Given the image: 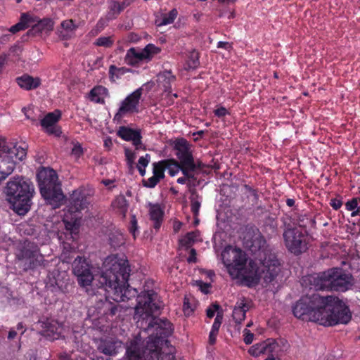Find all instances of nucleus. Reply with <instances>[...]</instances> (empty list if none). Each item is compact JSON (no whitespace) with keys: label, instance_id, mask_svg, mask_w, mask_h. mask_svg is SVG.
<instances>
[{"label":"nucleus","instance_id":"1","mask_svg":"<svg viewBox=\"0 0 360 360\" xmlns=\"http://www.w3.org/2000/svg\"><path fill=\"white\" fill-rule=\"evenodd\" d=\"M250 251L255 258L247 264L244 252L229 247L221 253L223 263L231 274L233 271L240 275L242 281L249 288L258 285L262 278L266 283H271L280 271V262L263 236L252 240Z\"/></svg>","mask_w":360,"mask_h":360},{"label":"nucleus","instance_id":"2","mask_svg":"<svg viewBox=\"0 0 360 360\" xmlns=\"http://www.w3.org/2000/svg\"><path fill=\"white\" fill-rule=\"evenodd\" d=\"M157 312H150L146 310L138 314L136 328L148 334L144 354L145 360H175V356L170 349L169 352H162L161 346L165 342L169 343L167 338L173 333L172 323L167 319H162L155 316Z\"/></svg>","mask_w":360,"mask_h":360},{"label":"nucleus","instance_id":"3","mask_svg":"<svg viewBox=\"0 0 360 360\" xmlns=\"http://www.w3.org/2000/svg\"><path fill=\"white\" fill-rule=\"evenodd\" d=\"M105 271L100 283L105 290V299L116 302H125L132 297L129 288V266L124 255H111L103 262Z\"/></svg>","mask_w":360,"mask_h":360},{"label":"nucleus","instance_id":"4","mask_svg":"<svg viewBox=\"0 0 360 360\" xmlns=\"http://www.w3.org/2000/svg\"><path fill=\"white\" fill-rule=\"evenodd\" d=\"M304 281L316 290L345 292L352 285V276L342 268L333 267L308 275Z\"/></svg>","mask_w":360,"mask_h":360},{"label":"nucleus","instance_id":"5","mask_svg":"<svg viewBox=\"0 0 360 360\" xmlns=\"http://www.w3.org/2000/svg\"><path fill=\"white\" fill-rule=\"evenodd\" d=\"M32 183L23 177L11 179L6 187V194L13 210L19 215H25L30 209L33 196Z\"/></svg>","mask_w":360,"mask_h":360},{"label":"nucleus","instance_id":"6","mask_svg":"<svg viewBox=\"0 0 360 360\" xmlns=\"http://www.w3.org/2000/svg\"><path fill=\"white\" fill-rule=\"evenodd\" d=\"M40 193L46 203L53 209L60 207L65 200L61 184L56 172L50 168H43L37 175Z\"/></svg>","mask_w":360,"mask_h":360},{"label":"nucleus","instance_id":"7","mask_svg":"<svg viewBox=\"0 0 360 360\" xmlns=\"http://www.w3.org/2000/svg\"><path fill=\"white\" fill-rule=\"evenodd\" d=\"M323 300L324 306H322L319 324L335 326L350 321V311L343 301L332 295L323 296Z\"/></svg>","mask_w":360,"mask_h":360},{"label":"nucleus","instance_id":"8","mask_svg":"<svg viewBox=\"0 0 360 360\" xmlns=\"http://www.w3.org/2000/svg\"><path fill=\"white\" fill-rule=\"evenodd\" d=\"M323 296L318 293L302 296L292 307L294 316L302 321L319 323L322 306H324Z\"/></svg>","mask_w":360,"mask_h":360},{"label":"nucleus","instance_id":"9","mask_svg":"<svg viewBox=\"0 0 360 360\" xmlns=\"http://www.w3.org/2000/svg\"><path fill=\"white\" fill-rule=\"evenodd\" d=\"M284 245L289 252L299 256L309 249V238L306 231L288 224L283 233Z\"/></svg>","mask_w":360,"mask_h":360},{"label":"nucleus","instance_id":"10","mask_svg":"<svg viewBox=\"0 0 360 360\" xmlns=\"http://www.w3.org/2000/svg\"><path fill=\"white\" fill-rule=\"evenodd\" d=\"M154 282L151 279L145 281L143 290L136 297V315L141 311L157 312L161 309V302L158 293L153 290Z\"/></svg>","mask_w":360,"mask_h":360},{"label":"nucleus","instance_id":"11","mask_svg":"<svg viewBox=\"0 0 360 360\" xmlns=\"http://www.w3.org/2000/svg\"><path fill=\"white\" fill-rule=\"evenodd\" d=\"M173 149L175 151L178 161L184 166H187L189 169H194L195 170L200 168V164L197 165L195 162L191 150V145L186 139L184 138L176 139L174 141Z\"/></svg>","mask_w":360,"mask_h":360},{"label":"nucleus","instance_id":"12","mask_svg":"<svg viewBox=\"0 0 360 360\" xmlns=\"http://www.w3.org/2000/svg\"><path fill=\"white\" fill-rule=\"evenodd\" d=\"M19 259L25 261V269H34L39 266H45L46 261L39 252L37 245L33 244L23 247L18 255Z\"/></svg>","mask_w":360,"mask_h":360},{"label":"nucleus","instance_id":"13","mask_svg":"<svg viewBox=\"0 0 360 360\" xmlns=\"http://www.w3.org/2000/svg\"><path fill=\"white\" fill-rule=\"evenodd\" d=\"M72 272L77 278V282L82 287L91 284L94 276L91 265L84 257L77 256L72 262Z\"/></svg>","mask_w":360,"mask_h":360},{"label":"nucleus","instance_id":"14","mask_svg":"<svg viewBox=\"0 0 360 360\" xmlns=\"http://www.w3.org/2000/svg\"><path fill=\"white\" fill-rule=\"evenodd\" d=\"M88 203L86 191L84 188H78L70 196L65 214H70L71 219H77L78 214L86 207Z\"/></svg>","mask_w":360,"mask_h":360},{"label":"nucleus","instance_id":"15","mask_svg":"<svg viewBox=\"0 0 360 360\" xmlns=\"http://www.w3.org/2000/svg\"><path fill=\"white\" fill-rule=\"evenodd\" d=\"M38 325L41 328V334L50 340H55L60 338L63 331V325L57 321L51 319L40 320Z\"/></svg>","mask_w":360,"mask_h":360},{"label":"nucleus","instance_id":"16","mask_svg":"<svg viewBox=\"0 0 360 360\" xmlns=\"http://www.w3.org/2000/svg\"><path fill=\"white\" fill-rule=\"evenodd\" d=\"M135 111V91L127 96L120 104L117 112L112 119L113 122L122 124L124 117H128Z\"/></svg>","mask_w":360,"mask_h":360},{"label":"nucleus","instance_id":"17","mask_svg":"<svg viewBox=\"0 0 360 360\" xmlns=\"http://www.w3.org/2000/svg\"><path fill=\"white\" fill-rule=\"evenodd\" d=\"M98 350L108 356H115L123 348L122 341L115 338L106 337L101 338L98 342Z\"/></svg>","mask_w":360,"mask_h":360},{"label":"nucleus","instance_id":"18","mask_svg":"<svg viewBox=\"0 0 360 360\" xmlns=\"http://www.w3.org/2000/svg\"><path fill=\"white\" fill-rule=\"evenodd\" d=\"M278 347L277 342L268 339L264 342L255 344L249 349V354L253 356H259L260 354H266L276 352Z\"/></svg>","mask_w":360,"mask_h":360},{"label":"nucleus","instance_id":"19","mask_svg":"<svg viewBox=\"0 0 360 360\" xmlns=\"http://www.w3.org/2000/svg\"><path fill=\"white\" fill-rule=\"evenodd\" d=\"M165 162L166 169L168 170L171 176H174L181 171L184 176L193 178V172L195 171L194 169H189L187 166H184L180 162L174 158L165 159Z\"/></svg>","mask_w":360,"mask_h":360},{"label":"nucleus","instance_id":"20","mask_svg":"<svg viewBox=\"0 0 360 360\" xmlns=\"http://www.w3.org/2000/svg\"><path fill=\"white\" fill-rule=\"evenodd\" d=\"M77 27L78 26L73 20H65L57 28L56 34L60 40H68L75 34Z\"/></svg>","mask_w":360,"mask_h":360},{"label":"nucleus","instance_id":"21","mask_svg":"<svg viewBox=\"0 0 360 360\" xmlns=\"http://www.w3.org/2000/svg\"><path fill=\"white\" fill-rule=\"evenodd\" d=\"M108 89L102 85L94 86L87 95V98L94 103L104 105L105 98L109 97Z\"/></svg>","mask_w":360,"mask_h":360},{"label":"nucleus","instance_id":"22","mask_svg":"<svg viewBox=\"0 0 360 360\" xmlns=\"http://www.w3.org/2000/svg\"><path fill=\"white\" fill-rule=\"evenodd\" d=\"M15 82L21 89L26 91L36 89L41 84V80L39 77H34L28 74L18 77Z\"/></svg>","mask_w":360,"mask_h":360},{"label":"nucleus","instance_id":"23","mask_svg":"<svg viewBox=\"0 0 360 360\" xmlns=\"http://www.w3.org/2000/svg\"><path fill=\"white\" fill-rule=\"evenodd\" d=\"M161 49L153 44H148L140 51H136V66L143 60L150 61Z\"/></svg>","mask_w":360,"mask_h":360},{"label":"nucleus","instance_id":"24","mask_svg":"<svg viewBox=\"0 0 360 360\" xmlns=\"http://www.w3.org/2000/svg\"><path fill=\"white\" fill-rule=\"evenodd\" d=\"M150 219L153 221V228L158 231L161 227L165 214L164 210L158 204H149Z\"/></svg>","mask_w":360,"mask_h":360},{"label":"nucleus","instance_id":"25","mask_svg":"<svg viewBox=\"0 0 360 360\" xmlns=\"http://www.w3.org/2000/svg\"><path fill=\"white\" fill-rule=\"evenodd\" d=\"M250 306L245 300L238 301L233 310L232 317L234 321L240 324L245 319L246 312L249 310Z\"/></svg>","mask_w":360,"mask_h":360},{"label":"nucleus","instance_id":"26","mask_svg":"<svg viewBox=\"0 0 360 360\" xmlns=\"http://www.w3.org/2000/svg\"><path fill=\"white\" fill-rule=\"evenodd\" d=\"M160 84L164 88L165 92L170 93L172 91V84L176 80V76L172 71L165 70L158 76Z\"/></svg>","mask_w":360,"mask_h":360},{"label":"nucleus","instance_id":"27","mask_svg":"<svg viewBox=\"0 0 360 360\" xmlns=\"http://www.w3.org/2000/svg\"><path fill=\"white\" fill-rule=\"evenodd\" d=\"M54 22L52 19L45 18L37 22L36 24L32 25L30 31L34 34L42 33L43 32H49L53 30Z\"/></svg>","mask_w":360,"mask_h":360},{"label":"nucleus","instance_id":"28","mask_svg":"<svg viewBox=\"0 0 360 360\" xmlns=\"http://www.w3.org/2000/svg\"><path fill=\"white\" fill-rule=\"evenodd\" d=\"M61 117V112L56 110L53 112L46 114L40 121V124L43 129L56 125Z\"/></svg>","mask_w":360,"mask_h":360},{"label":"nucleus","instance_id":"29","mask_svg":"<svg viewBox=\"0 0 360 360\" xmlns=\"http://www.w3.org/2000/svg\"><path fill=\"white\" fill-rule=\"evenodd\" d=\"M178 15V11L176 8L172 9L167 13H162L160 19L155 20V24L158 27L165 26L172 24L174 22Z\"/></svg>","mask_w":360,"mask_h":360},{"label":"nucleus","instance_id":"30","mask_svg":"<svg viewBox=\"0 0 360 360\" xmlns=\"http://www.w3.org/2000/svg\"><path fill=\"white\" fill-rule=\"evenodd\" d=\"M112 208L122 215V217H126L127 212L128 203L124 195H118L112 202Z\"/></svg>","mask_w":360,"mask_h":360},{"label":"nucleus","instance_id":"31","mask_svg":"<svg viewBox=\"0 0 360 360\" xmlns=\"http://www.w3.org/2000/svg\"><path fill=\"white\" fill-rule=\"evenodd\" d=\"M31 17L27 13H22L20 17V21L15 25L11 26L9 31L15 34L20 31L25 30L30 27L28 24L30 21Z\"/></svg>","mask_w":360,"mask_h":360},{"label":"nucleus","instance_id":"32","mask_svg":"<svg viewBox=\"0 0 360 360\" xmlns=\"http://www.w3.org/2000/svg\"><path fill=\"white\" fill-rule=\"evenodd\" d=\"M117 135L124 141H131L133 145L135 146V129L125 126H122L119 127V129L117 131Z\"/></svg>","mask_w":360,"mask_h":360},{"label":"nucleus","instance_id":"33","mask_svg":"<svg viewBox=\"0 0 360 360\" xmlns=\"http://www.w3.org/2000/svg\"><path fill=\"white\" fill-rule=\"evenodd\" d=\"M109 241L110 246L116 249L124 244L125 238L120 231H116L110 234Z\"/></svg>","mask_w":360,"mask_h":360},{"label":"nucleus","instance_id":"34","mask_svg":"<svg viewBox=\"0 0 360 360\" xmlns=\"http://www.w3.org/2000/svg\"><path fill=\"white\" fill-rule=\"evenodd\" d=\"M131 71V69L125 67L117 68L115 65H111L109 67V77L112 81H115V79Z\"/></svg>","mask_w":360,"mask_h":360},{"label":"nucleus","instance_id":"35","mask_svg":"<svg viewBox=\"0 0 360 360\" xmlns=\"http://www.w3.org/2000/svg\"><path fill=\"white\" fill-rule=\"evenodd\" d=\"M166 170L165 159L155 162L153 163V174L156 176L160 180L165 178V172Z\"/></svg>","mask_w":360,"mask_h":360},{"label":"nucleus","instance_id":"36","mask_svg":"<svg viewBox=\"0 0 360 360\" xmlns=\"http://www.w3.org/2000/svg\"><path fill=\"white\" fill-rule=\"evenodd\" d=\"M200 65L199 53L196 50L191 51L188 56L186 65L188 70H195Z\"/></svg>","mask_w":360,"mask_h":360},{"label":"nucleus","instance_id":"37","mask_svg":"<svg viewBox=\"0 0 360 360\" xmlns=\"http://www.w3.org/2000/svg\"><path fill=\"white\" fill-rule=\"evenodd\" d=\"M125 160L128 167L129 173L131 174H134V163L135 160V153L131 149L124 147Z\"/></svg>","mask_w":360,"mask_h":360},{"label":"nucleus","instance_id":"38","mask_svg":"<svg viewBox=\"0 0 360 360\" xmlns=\"http://www.w3.org/2000/svg\"><path fill=\"white\" fill-rule=\"evenodd\" d=\"M115 42L113 36L100 37L94 41V44L96 46L105 48H111Z\"/></svg>","mask_w":360,"mask_h":360},{"label":"nucleus","instance_id":"39","mask_svg":"<svg viewBox=\"0 0 360 360\" xmlns=\"http://www.w3.org/2000/svg\"><path fill=\"white\" fill-rule=\"evenodd\" d=\"M193 302V298L190 297L187 295H186L184 298L183 311L184 314L187 316L191 315L194 311L195 306Z\"/></svg>","mask_w":360,"mask_h":360},{"label":"nucleus","instance_id":"40","mask_svg":"<svg viewBox=\"0 0 360 360\" xmlns=\"http://www.w3.org/2000/svg\"><path fill=\"white\" fill-rule=\"evenodd\" d=\"M124 8V4H121L119 1H112L109 7L108 15L110 18H115L122 11Z\"/></svg>","mask_w":360,"mask_h":360},{"label":"nucleus","instance_id":"41","mask_svg":"<svg viewBox=\"0 0 360 360\" xmlns=\"http://www.w3.org/2000/svg\"><path fill=\"white\" fill-rule=\"evenodd\" d=\"M154 85V83L152 82H146L143 84L141 87L136 89V104L139 103L141 95L149 92L153 88Z\"/></svg>","mask_w":360,"mask_h":360},{"label":"nucleus","instance_id":"42","mask_svg":"<svg viewBox=\"0 0 360 360\" xmlns=\"http://www.w3.org/2000/svg\"><path fill=\"white\" fill-rule=\"evenodd\" d=\"M297 224L300 227L306 228L311 222L314 221L309 214H299L297 218Z\"/></svg>","mask_w":360,"mask_h":360},{"label":"nucleus","instance_id":"43","mask_svg":"<svg viewBox=\"0 0 360 360\" xmlns=\"http://www.w3.org/2000/svg\"><path fill=\"white\" fill-rule=\"evenodd\" d=\"M124 62L125 64L128 65H131V66H134L135 65V47H131L124 58Z\"/></svg>","mask_w":360,"mask_h":360},{"label":"nucleus","instance_id":"44","mask_svg":"<svg viewBox=\"0 0 360 360\" xmlns=\"http://www.w3.org/2000/svg\"><path fill=\"white\" fill-rule=\"evenodd\" d=\"M124 360H135V340H131L130 346L128 347L125 352Z\"/></svg>","mask_w":360,"mask_h":360},{"label":"nucleus","instance_id":"45","mask_svg":"<svg viewBox=\"0 0 360 360\" xmlns=\"http://www.w3.org/2000/svg\"><path fill=\"white\" fill-rule=\"evenodd\" d=\"M161 180H160L156 176L153 174V176L151 177L148 178V179H143L142 183H143V186H145L146 188H152L155 187L156 185Z\"/></svg>","mask_w":360,"mask_h":360},{"label":"nucleus","instance_id":"46","mask_svg":"<svg viewBox=\"0 0 360 360\" xmlns=\"http://www.w3.org/2000/svg\"><path fill=\"white\" fill-rule=\"evenodd\" d=\"M195 235L193 232L187 233L186 235L180 240L182 245L189 247L195 240Z\"/></svg>","mask_w":360,"mask_h":360},{"label":"nucleus","instance_id":"47","mask_svg":"<svg viewBox=\"0 0 360 360\" xmlns=\"http://www.w3.org/2000/svg\"><path fill=\"white\" fill-rule=\"evenodd\" d=\"M44 131L49 135H53L56 137H60L62 134L61 127L57 124L44 129Z\"/></svg>","mask_w":360,"mask_h":360},{"label":"nucleus","instance_id":"48","mask_svg":"<svg viewBox=\"0 0 360 360\" xmlns=\"http://www.w3.org/2000/svg\"><path fill=\"white\" fill-rule=\"evenodd\" d=\"M191 212L193 214L194 217H196L199 214L201 203L193 197L191 198Z\"/></svg>","mask_w":360,"mask_h":360},{"label":"nucleus","instance_id":"49","mask_svg":"<svg viewBox=\"0 0 360 360\" xmlns=\"http://www.w3.org/2000/svg\"><path fill=\"white\" fill-rule=\"evenodd\" d=\"M12 153L15 154V158L19 160H22L24 158H25L27 152L26 150L22 147H16L15 146L13 148V150L12 151Z\"/></svg>","mask_w":360,"mask_h":360},{"label":"nucleus","instance_id":"50","mask_svg":"<svg viewBox=\"0 0 360 360\" xmlns=\"http://www.w3.org/2000/svg\"><path fill=\"white\" fill-rule=\"evenodd\" d=\"M360 202V198H353L345 204L346 209L349 211H354Z\"/></svg>","mask_w":360,"mask_h":360},{"label":"nucleus","instance_id":"51","mask_svg":"<svg viewBox=\"0 0 360 360\" xmlns=\"http://www.w3.org/2000/svg\"><path fill=\"white\" fill-rule=\"evenodd\" d=\"M150 161V155L146 154L144 156H141L139 158L136 167H146Z\"/></svg>","mask_w":360,"mask_h":360},{"label":"nucleus","instance_id":"52","mask_svg":"<svg viewBox=\"0 0 360 360\" xmlns=\"http://www.w3.org/2000/svg\"><path fill=\"white\" fill-rule=\"evenodd\" d=\"M214 114L219 118H221L229 115V112L225 107L220 106L214 110Z\"/></svg>","mask_w":360,"mask_h":360},{"label":"nucleus","instance_id":"53","mask_svg":"<svg viewBox=\"0 0 360 360\" xmlns=\"http://www.w3.org/2000/svg\"><path fill=\"white\" fill-rule=\"evenodd\" d=\"M244 334H243V336H244V338H243V340H244V342L246 344V345H250L252 341H253V338H254V334L252 333H251L249 330L248 329H245L244 331H243Z\"/></svg>","mask_w":360,"mask_h":360},{"label":"nucleus","instance_id":"54","mask_svg":"<svg viewBox=\"0 0 360 360\" xmlns=\"http://www.w3.org/2000/svg\"><path fill=\"white\" fill-rule=\"evenodd\" d=\"M219 309V305L217 304H212L210 307H208L206 310V314L207 316L210 319H212L214 314L215 312Z\"/></svg>","mask_w":360,"mask_h":360},{"label":"nucleus","instance_id":"55","mask_svg":"<svg viewBox=\"0 0 360 360\" xmlns=\"http://www.w3.org/2000/svg\"><path fill=\"white\" fill-rule=\"evenodd\" d=\"M330 205L335 210H338L342 205V202L340 199L333 198L330 201Z\"/></svg>","mask_w":360,"mask_h":360},{"label":"nucleus","instance_id":"56","mask_svg":"<svg viewBox=\"0 0 360 360\" xmlns=\"http://www.w3.org/2000/svg\"><path fill=\"white\" fill-rule=\"evenodd\" d=\"M72 154L77 158H79L83 154V149L80 144H76L72 149Z\"/></svg>","mask_w":360,"mask_h":360},{"label":"nucleus","instance_id":"57","mask_svg":"<svg viewBox=\"0 0 360 360\" xmlns=\"http://www.w3.org/2000/svg\"><path fill=\"white\" fill-rule=\"evenodd\" d=\"M141 130L136 129V150L139 149H144L145 147L143 146L142 142H141Z\"/></svg>","mask_w":360,"mask_h":360},{"label":"nucleus","instance_id":"58","mask_svg":"<svg viewBox=\"0 0 360 360\" xmlns=\"http://www.w3.org/2000/svg\"><path fill=\"white\" fill-rule=\"evenodd\" d=\"M105 27V23L103 20H100L97 22L96 28L94 30H91V32L93 34H98V32H101Z\"/></svg>","mask_w":360,"mask_h":360},{"label":"nucleus","instance_id":"59","mask_svg":"<svg viewBox=\"0 0 360 360\" xmlns=\"http://www.w3.org/2000/svg\"><path fill=\"white\" fill-rule=\"evenodd\" d=\"M196 250L194 248H192L190 250V254L188 257L187 258V262L188 263H196L197 258H196Z\"/></svg>","mask_w":360,"mask_h":360},{"label":"nucleus","instance_id":"60","mask_svg":"<svg viewBox=\"0 0 360 360\" xmlns=\"http://www.w3.org/2000/svg\"><path fill=\"white\" fill-rule=\"evenodd\" d=\"M129 232L135 239V215L132 214L130 220Z\"/></svg>","mask_w":360,"mask_h":360},{"label":"nucleus","instance_id":"61","mask_svg":"<svg viewBox=\"0 0 360 360\" xmlns=\"http://www.w3.org/2000/svg\"><path fill=\"white\" fill-rule=\"evenodd\" d=\"M217 48L224 49L225 50H229L232 48L231 45L226 41H219L217 43Z\"/></svg>","mask_w":360,"mask_h":360},{"label":"nucleus","instance_id":"62","mask_svg":"<svg viewBox=\"0 0 360 360\" xmlns=\"http://www.w3.org/2000/svg\"><path fill=\"white\" fill-rule=\"evenodd\" d=\"M195 179H196V178L195 176V174L193 173V178H188L184 175V176L178 178L176 181L178 184H184L186 183V181L188 180L189 181V180H195Z\"/></svg>","mask_w":360,"mask_h":360},{"label":"nucleus","instance_id":"63","mask_svg":"<svg viewBox=\"0 0 360 360\" xmlns=\"http://www.w3.org/2000/svg\"><path fill=\"white\" fill-rule=\"evenodd\" d=\"M217 335H218V333H217L212 332V331L210 332L209 343L210 345H214L216 343Z\"/></svg>","mask_w":360,"mask_h":360},{"label":"nucleus","instance_id":"64","mask_svg":"<svg viewBox=\"0 0 360 360\" xmlns=\"http://www.w3.org/2000/svg\"><path fill=\"white\" fill-rule=\"evenodd\" d=\"M199 287L202 292L207 293L208 288L210 287V284L200 281Z\"/></svg>","mask_w":360,"mask_h":360}]
</instances>
